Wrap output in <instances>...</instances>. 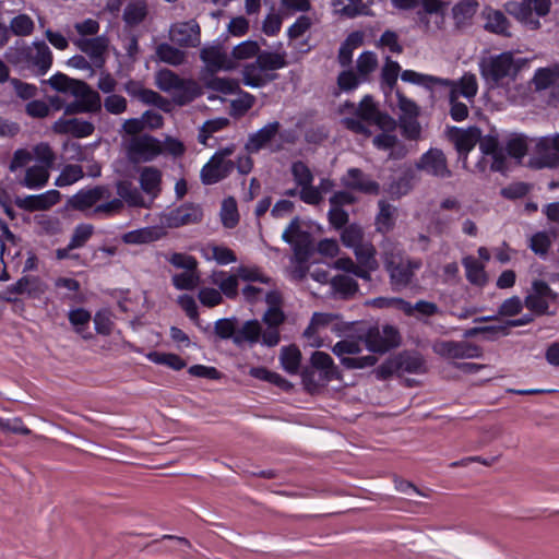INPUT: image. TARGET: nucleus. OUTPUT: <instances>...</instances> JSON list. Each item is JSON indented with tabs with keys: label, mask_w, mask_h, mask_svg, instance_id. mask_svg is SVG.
I'll list each match as a JSON object with an SVG mask.
<instances>
[{
	"label": "nucleus",
	"mask_w": 559,
	"mask_h": 559,
	"mask_svg": "<svg viewBox=\"0 0 559 559\" xmlns=\"http://www.w3.org/2000/svg\"><path fill=\"white\" fill-rule=\"evenodd\" d=\"M111 192L106 186H94L79 190L69 200V205L76 211L84 212L97 218H111L123 211V203L119 199H110Z\"/></svg>",
	"instance_id": "obj_3"
},
{
	"label": "nucleus",
	"mask_w": 559,
	"mask_h": 559,
	"mask_svg": "<svg viewBox=\"0 0 559 559\" xmlns=\"http://www.w3.org/2000/svg\"><path fill=\"white\" fill-rule=\"evenodd\" d=\"M403 82L412 83L432 91L435 87H441L442 84H450V79H443L430 74H424L414 70H404L401 73Z\"/></svg>",
	"instance_id": "obj_38"
},
{
	"label": "nucleus",
	"mask_w": 559,
	"mask_h": 559,
	"mask_svg": "<svg viewBox=\"0 0 559 559\" xmlns=\"http://www.w3.org/2000/svg\"><path fill=\"white\" fill-rule=\"evenodd\" d=\"M286 58L287 53L284 50H262L257 56L259 63H261L271 75H277L276 71L288 64Z\"/></svg>",
	"instance_id": "obj_43"
},
{
	"label": "nucleus",
	"mask_w": 559,
	"mask_h": 559,
	"mask_svg": "<svg viewBox=\"0 0 559 559\" xmlns=\"http://www.w3.org/2000/svg\"><path fill=\"white\" fill-rule=\"evenodd\" d=\"M310 364L319 372V376L318 380H316L313 370H305L302 372V382L309 391L324 386L332 380L340 378L338 369L334 365L332 357L324 352H314L310 357Z\"/></svg>",
	"instance_id": "obj_12"
},
{
	"label": "nucleus",
	"mask_w": 559,
	"mask_h": 559,
	"mask_svg": "<svg viewBox=\"0 0 559 559\" xmlns=\"http://www.w3.org/2000/svg\"><path fill=\"white\" fill-rule=\"evenodd\" d=\"M353 276L348 274L335 275L331 280L333 295L342 299L352 298L358 292V283Z\"/></svg>",
	"instance_id": "obj_40"
},
{
	"label": "nucleus",
	"mask_w": 559,
	"mask_h": 559,
	"mask_svg": "<svg viewBox=\"0 0 559 559\" xmlns=\"http://www.w3.org/2000/svg\"><path fill=\"white\" fill-rule=\"evenodd\" d=\"M206 87L222 95H233L239 91V82L234 79L214 76L207 81Z\"/></svg>",
	"instance_id": "obj_63"
},
{
	"label": "nucleus",
	"mask_w": 559,
	"mask_h": 559,
	"mask_svg": "<svg viewBox=\"0 0 559 559\" xmlns=\"http://www.w3.org/2000/svg\"><path fill=\"white\" fill-rule=\"evenodd\" d=\"M160 236L156 227L148 226L124 233L121 240L127 245H144L158 240Z\"/></svg>",
	"instance_id": "obj_45"
},
{
	"label": "nucleus",
	"mask_w": 559,
	"mask_h": 559,
	"mask_svg": "<svg viewBox=\"0 0 559 559\" xmlns=\"http://www.w3.org/2000/svg\"><path fill=\"white\" fill-rule=\"evenodd\" d=\"M528 62L527 58H515L513 52L504 51L484 58L479 68L483 78L492 86L507 87L523 69L528 68Z\"/></svg>",
	"instance_id": "obj_4"
},
{
	"label": "nucleus",
	"mask_w": 559,
	"mask_h": 559,
	"mask_svg": "<svg viewBox=\"0 0 559 559\" xmlns=\"http://www.w3.org/2000/svg\"><path fill=\"white\" fill-rule=\"evenodd\" d=\"M57 156L51 146L46 142H40L32 150H16L10 160L9 169L15 173L34 160L35 164L25 169L24 177L19 183L29 190H38L48 183L50 169L53 168Z\"/></svg>",
	"instance_id": "obj_1"
},
{
	"label": "nucleus",
	"mask_w": 559,
	"mask_h": 559,
	"mask_svg": "<svg viewBox=\"0 0 559 559\" xmlns=\"http://www.w3.org/2000/svg\"><path fill=\"white\" fill-rule=\"evenodd\" d=\"M58 134H70L74 138H86L93 134L95 127L91 121L79 118H59L52 126Z\"/></svg>",
	"instance_id": "obj_31"
},
{
	"label": "nucleus",
	"mask_w": 559,
	"mask_h": 559,
	"mask_svg": "<svg viewBox=\"0 0 559 559\" xmlns=\"http://www.w3.org/2000/svg\"><path fill=\"white\" fill-rule=\"evenodd\" d=\"M485 19V28L487 31L500 35H509V22L501 11L489 10L486 12Z\"/></svg>",
	"instance_id": "obj_57"
},
{
	"label": "nucleus",
	"mask_w": 559,
	"mask_h": 559,
	"mask_svg": "<svg viewBox=\"0 0 559 559\" xmlns=\"http://www.w3.org/2000/svg\"><path fill=\"white\" fill-rule=\"evenodd\" d=\"M355 257L358 261V266L361 270H367V275L371 276V273L374 272L379 264L376 259L377 250L371 242H362L353 249Z\"/></svg>",
	"instance_id": "obj_39"
},
{
	"label": "nucleus",
	"mask_w": 559,
	"mask_h": 559,
	"mask_svg": "<svg viewBox=\"0 0 559 559\" xmlns=\"http://www.w3.org/2000/svg\"><path fill=\"white\" fill-rule=\"evenodd\" d=\"M139 182L142 191L151 197V202L160 192L162 173L152 166L144 167L140 171Z\"/></svg>",
	"instance_id": "obj_36"
},
{
	"label": "nucleus",
	"mask_w": 559,
	"mask_h": 559,
	"mask_svg": "<svg viewBox=\"0 0 559 559\" xmlns=\"http://www.w3.org/2000/svg\"><path fill=\"white\" fill-rule=\"evenodd\" d=\"M394 131H383L379 134H377L373 140L372 144L376 148L382 150V151H390L389 158H401L405 156L406 152L404 146L400 145L399 151L395 152L394 148L399 144L397 136L393 133Z\"/></svg>",
	"instance_id": "obj_41"
},
{
	"label": "nucleus",
	"mask_w": 559,
	"mask_h": 559,
	"mask_svg": "<svg viewBox=\"0 0 559 559\" xmlns=\"http://www.w3.org/2000/svg\"><path fill=\"white\" fill-rule=\"evenodd\" d=\"M433 352L445 359H467L481 356V348L466 341H439L432 346Z\"/></svg>",
	"instance_id": "obj_21"
},
{
	"label": "nucleus",
	"mask_w": 559,
	"mask_h": 559,
	"mask_svg": "<svg viewBox=\"0 0 559 559\" xmlns=\"http://www.w3.org/2000/svg\"><path fill=\"white\" fill-rule=\"evenodd\" d=\"M69 321L74 328L75 332L83 338L88 340L92 334L87 331L91 321V313L84 308H75L69 311Z\"/></svg>",
	"instance_id": "obj_52"
},
{
	"label": "nucleus",
	"mask_w": 559,
	"mask_h": 559,
	"mask_svg": "<svg viewBox=\"0 0 559 559\" xmlns=\"http://www.w3.org/2000/svg\"><path fill=\"white\" fill-rule=\"evenodd\" d=\"M344 187L366 194H378L380 186L359 168H349L341 179Z\"/></svg>",
	"instance_id": "obj_28"
},
{
	"label": "nucleus",
	"mask_w": 559,
	"mask_h": 559,
	"mask_svg": "<svg viewBox=\"0 0 559 559\" xmlns=\"http://www.w3.org/2000/svg\"><path fill=\"white\" fill-rule=\"evenodd\" d=\"M445 7L441 0H420L416 11L417 26L426 34H437L445 26Z\"/></svg>",
	"instance_id": "obj_14"
},
{
	"label": "nucleus",
	"mask_w": 559,
	"mask_h": 559,
	"mask_svg": "<svg viewBox=\"0 0 559 559\" xmlns=\"http://www.w3.org/2000/svg\"><path fill=\"white\" fill-rule=\"evenodd\" d=\"M346 326L340 321V316L334 313L314 312L309 325L304 332L311 347H322L324 342L320 336L321 332L330 331L337 336H342Z\"/></svg>",
	"instance_id": "obj_13"
},
{
	"label": "nucleus",
	"mask_w": 559,
	"mask_h": 559,
	"mask_svg": "<svg viewBox=\"0 0 559 559\" xmlns=\"http://www.w3.org/2000/svg\"><path fill=\"white\" fill-rule=\"evenodd\" d=\"M48 83L53 90L74 97L73 102L66 105V115L98 112L102 109L100 95L83 81L56 73L48 79Z\"/></svg>",
	"instance_id": "obj_2"
},
{
	"label": "nucleus",
	"mask_w": 559,
	"mask_h": 559,
	"mask_svg": "<svg viewBox=\"0 0 559 559\" xmlns=\"http://www.w3.org/2000/svg\"><path fill=\"white\" fill-rule=\"evenodd\" d=\"M71 40L80 51L90 57L94 64L99 66L104 62V56L109 46V38L106 35L90 38L73 37Z\"/></svg>",
	"instance_id": "obj_24"
},
{
	"label": "nucleus",
	"mask_w": 559,
	"mask_h": 559,
	"mask_svg": "<svg viewBox=\"0 0 559 559\" xmlns=\"http://www.w3.org/2000/svg\"><path fill=\"white\" fill-rule=\"evenodd\" d=\"M479 150L483 158L476 164L479 171L487 170L486 157H491L489 169L496 173H503L507 169V155L497 132L492 131L485 136L480 135Z\"/></svg>",
	"instance_id": "obj_15"
},
{
	"label": "nucleus",
	"mask_w": 559,
	"mask_h": 559,
	"mask_svg": "<svg viewBox=\"0 0 559 559\" xmlns=\"http://www.w3.org/2000/svg\"><path fill=\"white\" fill-rule=\"evenodd\" d=\"M11 62L22 70L31 71L35 76H43L51 69L53 56L44 40H34L19 48Z\"/></svg>",
	"instance_id": "obj_7"
},
{
	"label": "nucleus",
	"mask_w": 559,
	"mask_h": 559,
	"mask_svg": "<svg viewBox=\"0 0 559 559\" xmlns=\"http://www.w3.org/2000/svg\"><path fill=\"white\" fill-rule=\"evenodd\" d=\"M527 139L524 135L521 134H513L510 136L506 143V150L507 154L519 162L522 160V158L527 153Z\"/></svg>",
	"instance_id": "obj_64"
},
{
	"label": "nucleus",
	"mask_w": 559,
	"mask_h": 559,
	"mask_svg": "<svg viewBox=\"0 0 559 559\" xmlns=\"http://www.w3.org/2000/svg\"><path fill=\"white\" fill-rule=\"evenodd\" d=\"M364 338L361 336L345 337L333 347V354L340 359L346 369H364L372 367L377 362L373 355L358 356L362 350Z\"/></svg>",
	"instance_id": "obj_10"
},
{
	"label": "nucleus",
	"mask_w": 559,
	"mask_h": 559,
	"mask_svg": "<svg viewBox=\"0 0 559 559\" xmlns=\"http://www.w3.org/2000/svg\"><path fill=\"white\" fill-rule=\"evenodd\" d=\"M478 7L479 4L476 0H462L455 3L452 8V17L456 27L460 28L469 24Z\"/></svg>",
	"instance_id": "obj_44"
},
{
	"label": "nucleus",
	"mask_w": 559,
	"mask_h": 559,
	"mask_svg": "<svg viewBox=\"0 0 559 559\" xmlns=\"http://www.w3.org/2000/svg\"><path fill=\"white\" fill-rule=\"evenodd\" d=\"M280 360L283 369L286 372L295 374L298 372L300 367L301 353L296 346L284 347L281 350Z\"/></svg>",
	"instance_id": "obj_55"
},
{
	"label": "nucleus",
	"mask_w": 559,
	"mask_h": 559,
	"mask_svg": "<svg viewBox=\"0 0 559 559\" xmlns=\"http://www.w3.org/2000/svg\"><path fill=\"white\" fill-rule=\"evenodd\" d=\"M362 338L368 350L372 353L383 354L400 344L399 331L392 325H384L382 330L370 328Z\"/></svg>",
	"instance_id": "obj_20"
},
{
	"label": "nucleus",
	"mask_w": 559,
	"mask_h": 559,
	"mask_svg": "<svg viewBox=\"0 0 559 559\" xmlns=\"http://www.w3.org/2000/svg\"><path fill=\"white\" fill-rule=\"evenodd\" d=\"M127 156L132 163H146L155 159L163 152L159 140L152 135H135L126 147Z\"/></svg>",
	"instance_id": "obj_18"
},
{
	"label": "nucleus",
	"mask_w": 559,
	"mask_h": 559,
	"mask_svg": "<svg viewBox=\"0 0 559 559\" xmlns=\"http://www.w3.org/2000/svg\"><path fill=\"white\" fill-rule=\"evenodd\" d=\"M206 260H214L219 265H228L237 262L235 252L225 246L209 245L204 250Z\"/></svg>",
	"instance_id": "obj_54"
},
{
	"label": "nucleus",
	"mask_w": 559,
	"mask_h": 559,
	"mask_svg": "<svg viewBox=\"0 0 559 559\" xmlns=\"http://www.w3.org/2000/svg\"><path fill=\"white\" fill-rule=\"evenodd\" d=\"M9 34L12 33L15 36L27 37L32 35L35 28L34 21L25 13H20L10 21Z\"/></svg>",
	"instance_id": "obj_59"
},
{
	"label": "nucleus",
	"mask_w": 559,
	"mask_h": 559,
	"mask_svg": "<svg viewBox=\"0 0 559 559\" xmlns=\"http://www.w3.org/2000/svg\"><path fill=\"white\" fill-rule=\"evenodd\" d=\"M280 127L281 124L278 121H272L258 131L251 133L245 144L246 151L248 153H258L264 148L275 138Z\"/></svg>",
	"instance_id": "obj_33"
},
{
	"label": "nucleus",
	"mask_w": 559,
	"mask_h": 559,
	"mask_svg": "<svg viewBox=\"0 0 559 559\" xmlns=\"http://www.w3.org/2000/svg\"><path fill=\"white\" fill-rule=\"evenodd\" d=\"M416 168L441 179L449 178L452 175L444 153L436 147L429 148L420 156L416 163Z\"/></svg>",
	"instance_id": "obj_22"
},
{
	"label": "nucleus",
	"mask_w": 559,
	"mask_h": 559,
	"mask_svg": "<svg viewBox=\"0 0 559 559\" xmlns=\"http://www.w3.org/2000/svg\"><path fill=\"white\" fill-rule=\"evenodd\" d=\"M343 126L356 134L370 136L369 126L374 124L383 131H395L396 120L390 115L382 112L373 98L366 95L358 104L354 116L342 120Z\"/></svg>",
	"instance_id": "obj_5"
},
{
	"label": "nucleus",
	"mask_w": 559,
	"mask_h": 559,
	"mask_svg": "<svg viewBox=\"0 0 559 559\" xmlns=\"http://www.w3.org/2000/svg\"><path fill=\"white\" fill-rule=\"evenodd\" d=\"M265 297L267 304H270V308L264 313L263 321L267 326L277 328L285 319L283 311L278 307L280 295L277 292H270Z\"/></svg>",
	"instance_id": "obj_51"
},
{
	"label": "nucleus",
	"mask_w": 559,
	"mask_h": 559,
	"mask_svg": "<svg viewBox=\"0 0 559 559\" xmlns=\"http://www.w3.org/2000/svg\"><path fill=\"white\" fill-rule=\"evenodd\" d=\"M171 43L183 48H194L201 43V31L194 20L171 24L168 33Z\"/></svg>",
	"instance_id": "obj_23"
},
{
	"label": "nucleus",
	"mask_w": 559,
	"mask_h": 559,
	"mask_svg": "<svg viewBox=\"0 0 559 559\" xmlns=\"http://www.w3.org/2000/svg\"><path fill=\"white\" fill-rule=\"evenodd\" d=\"M156 57L159 61L177 67L186 61L187 55L185 51L176 48L167 43H162L156 47Z\"/></svg>",
	"instance_id": "obj_50"
},
{
	"label": "nucleus",
	"mask_w": 559,
	"mask_h": 559,
	"mask_svg": "<svg viewBox=\"0 0 559 559\" xmlns=\"http://www.w3.org/2000/svg\"><path fill=\"white\" fill-rule=\"evenodd\" d=\"M399 368L404 372L415 374L425 373L427 370L425 359L417 353L401 355Z\"/></svg>",
	"instance_id": "obj_56"
},
{
	"label": "nucleus",
	"mask_w": 559,
	"mask_h": 559,
	"mask_svg": "<svg viewBox=\"0 0 559 559\" xmlns=\"http://www.w3.org/2000/svg\"><path fill=\"white\" fill-rule=\"evenodd\" d=\"M156 86L169 94L175 104L187 105L194 100L200 94V86L192 79L180 78L169 69H160L155 75Z\"/></svg>",
	"instance_id": "obj_8"
},
{
	"label": "nucleus",
	"mask_w": 559,
	"mask_h": 559,
	"mask_svg": "<svg viewBox=\"0 0 559 559\" xmlns=\"http://www.w3.org/2000/svg\"><path fill=\"white\" fill-rule=\"evenodd\" d=\"M396 107L400 110L399 124L403 136L408 140H417L420 136L421 127L418 122L419 106L401 91L395 92Z\"/></svg>",
	"instance_id": "obj_16"
},
{
	"label": "nucleus",
	"mask_w": 559,
	"mask_h": 559,
	"mask_svg": "<svg viewBox=\"0 0 559 559\" xmlns=\"http://www.w3.org/2000/svg\"><path fill=\"white\" fill-rule=\"evenodd\" d=\"M59 201L60 192L52 189L40 194L16 198L15 204L22 210L34 212L48 210L56 205Z\"/></svg>",
	"instance_id": "obj_29"
},
{
	"label": "nucleus",
	"mask_w": 559,
	"mask_h": 559,
	"mask_svg": "<svg viewBox=\"0 0 559 559\" xmlns=\"http://www.w3.org/2000/svg\"><path fill=\"white\" fill-rule=\"evenodd\" d=\"M84 177V171L82 166L75 164L66 165L59 176L56 178L55 185L57 187H68L71 186Z\"/></svg>",
	"instance_id": "obj_62"
},
{
	"label": "nucleus",
	"mask_w": 559,
	"mask_h": 559,
	"mask_svg": "<svg viewBox=\"0 0 559 559\" xmlns=\"http://www.w3.org/2000/svg\"><path fill=\"white\" fill-rule=\"evenodd\" d=\"M203 216V209L200 204L185 202L163 213L160 221L168 228H179L199 224Z\"/></svg>",
	"instance_id": "obj_17"
},
{
	"label": "nucleus",
	"mask_w": 559,
	"mask_h": 559,
	"mask_svg": "<svg viewBox=\"0 0 559 559\" xmlns=\"http://www.w3.org/2000/svg\"><path fill=\"white\" fill-rule=\"evenodd\" d=\"M200 57L212 72L235 68L234 60L228 57L227 52L219 45L204 46L200 51Z\"/></svg>",
	"instance_id": "obj_30"
},
{
	"label": "nucleus",
	"mask_w": 559,
	"mask_h": 559,
	"mask_svg": "<svg viewBox=\"0 0 559 559\" xmlns=\"http://www.w3.org/2000/svg\"><path fill=\"white\" fill-rule=\"evenodd\" d=\"M382 261L391 287L395 292L405 289L413 284L416 280V273L424 264L420 258L409 257L404 250L394 247L383 252Z\"/></svg>",
	"instance_id": "obj_6"
},
{
	"label": "nucleus",
	"mask_w": 559,
	"mask_h": 559,
	"mask_svg": "<svg viewBox=\"0 0 559 559\" xmlns=\"http://www.w3.org/2000/svg\"><path fill=\"white\" fill-rule=\"evenodd\" d=\"M361 44V37L358 33L349 34L344 43H342L338 50V62L342 67H347L352 63L354 50Z\"/></svg>",
	"instance_id": "obj_58"
},
{
	"label": "nucleus",
	"mask_w": 559,
	"mask_h": 559,
	"mask_svg": "<svg viewBox=\"0 0 559 559\" xmlns=\"http://www.w3.org/2000/svg\"><path fill=\"white\" fill-rule=\"evenodd\" d=\"M449 139L454 144V147L459 154L463 155L465 163L467 159V154L480 140V129L477 127H469L467 129L452 127L449 130Z\"/></svg>",
	"instance_id": "obj_25"
},
{
	"label": "nucleus",
	"mask_w": 559,
	"mask_h": 559,
	"mask_svg": "<svg viewBox=\"0 0 559 559\" xmlns=\"http://www.w3.org/2000/svg\"><path fill=\"white\" fill-rule=\"evenodd\" d=\"M504 8L510 15L530 26L532 29L539 27V20L534 16L532 4L527 0L508 1Z\"/></svg>",
	"instance_id": "obj_35"
},
{
	"label": "nucleus",
	"mask_w": 559,
	"mask_h": 559,
	"mask_svg": "<svg viewBox=\"0 0 559 559\" xmlns=\"http://www.w3.org/2000/svg\"><path fill=\"white\" fill-rule=\"evenodd\" d=\"M462 264L465 269L467 281L475 286L483 287L487 283V274L485 272L484 263L479 262L476 258L467 255L463 258Z\"/></svg>",
	"instance_id": "obj_42"
},
{
	"label": "nucleus",
	"mask_w": 559,
	"mask_h": 559,
	"mask_svg": "<svg viewBox=\"0 0 559 559\" xmlns=\"http://www.w3.org/2000/svg\"><path fill=\"white\" fill-rule=\"evenodd\" d=\"M261 336V325L258 320L246 321L234 337V344L242 346L243 344H255Z\"/></svg>",
	"instance_id": "obj_47"
},
{
	"label": "nucleus",
	"mask_w": 559,
	"mask_h": 559,
	"mask_svg": "<svg viewBox=\"0 0 559 559\" xmlns=\"http://www.w3.org/2000/svg\"><path fill=\"white\" fill-rule=\"evenodd\" d=\"M282 239L290 245L296 254L307 252L310 245V234L301 228L299 216H295L282 234Z\"/></svg>",
	"instance_id": "obj_26"
},
{
	"label": "nucleus",
	"mask_w": 559,
	"mask_h": 559,
	"mask_svg": "<svg viewBox=\"0 0 559 559\" xmlns=\"http://www.w3.org/2000/svg\"><path fill=\"white\" fill-rule=\"evenodd\" d=\"M277 79V75H271L270 72L259 63L255 58L253 62L245 64L242 69V82L246 86L259 88Z\"/></svg>",
	"instance_id": "obj_32"
},
{
	"label": "nucleus",
	"mask_w": 559,
	"mask_h": 559,
	"mask_svg": "<svg viewBox=\"0 0 559 559\" xmlns=\"http://www.w3.org/2000/svg\"><path fill=\"white\" fill-rule=\"evenodd\" d=\"M554 297L552 292L547 283L535 281L533 283L532 293L524 300L525 307L535 314H544L549 307V299Z\"/></svg>",
	"instance_id": "obj_27"
},
{
	"label": "nucleus",
	"mask_w": 559,
	"mask_h": 559,
	"mask_svg": "<svg viewBox=\"0 0 559 559\" xmlns=\"http://www.w3.org/2000/svg\"><path fill=\"white\" fill-rule=\"evenodd\" d=\"M559 80V64L539 68L532 79L536 91H545L555 85Z\"/></svg>",
	"instance_id": "obj_46"
},
{
	"label": "nucleus",
	"mask_w": 559,
	"mask_h": 559,
	"mask_svg": "<svg viewBox=\"0 0 559 559\" xmlns=\"http://www.w3.org/2000/svg\"><path fill=\"white\" fill-rule=\"evenodd\" d=\"M221 222L225 228H234L239 223L237 201L234 197L225 198L221 206Z\"/></svg>",
	"instance_id": "obj_53"
},
{
	"label": "nucleus",
	"mask_w": 559,
	"mask_h": 559,
	"mask_svg": "<svg viewBox=\"0 0 559 559\" xmlns=\"http://www.w3.org/2000/svg\"><path fill=\"white\" fill-rule=\"evenodd\" d=\"M378 68V58L373 51H364L356 61L357 72L362 81H368L369 75Z\"/></svg>",
	"instance_id": "obj_61"
},
{
	"label": "nucleus",
	"mask_w": 559,
	"mask_h": 559,
	"mask_svg": "<svg viewBox=\"0 0 559 559\" xmlns=\"http://www.w3.org/2000/svg\"><path fill=\"white\" fill-rule=\"evenodd\" d=\"M534 153L531 164L535 168L559 167V132L538 138Z\"/></svg>",
	"instance_id": "obj_19"
},
{
	"label": "nucleus",
	"mask_w": 559,
	"mask_h": 559,
	"mask_svg": "<svg viewBox=\"0 0 559 559\" xmlns=\"http://www.w3.org/2000/svg\"><path fill=\"white\" fill-rule=\"evenodd\" d=\"M147 15V5L144 0H134L129 2L122 14V20L127 26L133 27L141 24Z\"/></svg>",
	"instance_id": "obj_48"
},
{
	"label": "nucleus",
	"mask_w": 559,
	"mask_h": 559,
	"mask_svg": "<svg viewBox=\"0 0 559 559\" xmlns=\"http://www.w3.org/2000/svg\"><path fill=\"white\" fill-rule=\"evenodd\" d=\"M396 209L384 200L379 201V213L376 217L377 230L388 234L395 225Z\"/></svg>",
	"instance_id": "obj_49"
},
{
	"label": "nucleus",
	"mask_w": 559,
	"mask_h": 559,
	"mask_svg": "<svg viewBox=\"0 0 559 559\" xmlns=\"http://www.w3.org/2000/svg\"><path fill=\"white\" fill-rule=\"evenodd\" d=\"M117 194L119 200L131 207H147L151 202H146L142 192L131 182L119 181L117 183Z\"/></svg>",
	"instance_id": "obj_37"
},
{
	"label": "nucleus",
	"mask_w": 559,
	"mask_h": 559,
	"mask_svg": "<svg viewBox=\"0 0 559 559\" xmlns=\"http://www.w3.org/2000/svg\"><path fill=\"white\" fill-rule=\"evenodd\" d=\"M332 7L336 14L347 17H355L365 12V4L361 0H332Z\"/></svg>",
	"instance_id": "obj_60"
},
{
	"label": "nucleus",
	"mask_w": 559,
	"mask_h": 559,
	"mask_svg": "<svg viewBox=\"0 0 559 559\" xmlns=\"http://www.w3.org/2000/svg\"><path fill=\"white\" fill-rule=\"evenodd\" d=\"M236 151L235 144H229L217 150L209 162L203 165L200 178L203 185L211 186L229 176L235 168V163L229 158Z\"/></svg>",
	"instance_id": "obj_11"
},
{
	"label": "nucleus",
	"mask_w": 559,
	"mask_h": 559,
	"mask_svg": "<svg viewBox=\"0 0 559 559\" xmlns=\"http://www.w3.org/2000/svg\"><path fill=\"white\" fill-rule=\"evenodd\" d=\"M211 284L218 287L222 296L235 299L238 296L239 283L237 274H229L223 270H214L209 276Z\"/></svg>",
	"instance_id": "obj_34"
},
{
	"label": "nucleus",
	"mask_w": 559,
	"mask_h": 559,
	"mask_svg": "<svg viewBox=\"0 0 559 559\" xmlns=\"http://www.w3.org/2000/svg\"><path fill=\"white\" fill-rule=\"evenodd\" d=\"M448 91V100L450 104V116L454 121H463L468 117V107L465 103L459 102V97L473 100L478 92L476 75L464 73L459 80H450V84H442Z\"/></svg>",
	"instance_id": "obj_9"
}]
</instances>
